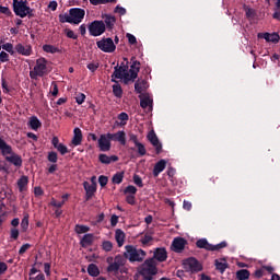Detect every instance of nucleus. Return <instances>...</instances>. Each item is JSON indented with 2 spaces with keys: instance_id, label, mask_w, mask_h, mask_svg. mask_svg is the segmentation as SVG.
Returning <instances> with one entry per match:
<instances>
[{
  "instance_id": "1a4fd4ad",
  "label": "nucleus",
  "mask_w": 280,
  "mask_h": 280,
  "mask_svg": "<svg viewBox=\"0 0 280 280\" xmlns=\"http://www.w3.org/2000/svg\"><path fill=\"white\" fill-rule=\"evenodd\" d=\"M96 46L98 47V49H101V51H104L105 54H113V51L117 49L115 42H113V38L110 37L103 38L96 42Z\"/></svg>"
},
{
  "instance_id": "39448f33",
  "label": "nucleus",
  "mask_w": 280,
  "mask_h": 280,
  "mask_svg": "<svg viewBox=\"0 0 280 280\" xmlns=\"http://www.w3.org/2000/svg\"><path fill=\"white\" fill-rule=\"evenodd\" d=\"M47 63V59L43 57L38 58L33 70L30 71L31 80H38V78H44V75H47V73H49Z\"/></svg>"
},
{
  "instance_id": "423d86ee",
  "label": "nucleus",
  "mask_w": 280,
  "mask_h": 280,
  "mask_svg": "<svg viewBox=\"0 0 280 280\" xmlns=\"http://www.w3.org/2000/svg\"><path fill=\"white\" fill-rule=\"evenodd\" d=\"M117 80H122L125 84L129 82H135L131 78L130 71H128V66L121 63L114 68V73L112 74V82H117Z\"/></svg>"
},
{
  "instance_id": "a18cd8bd",
  "label": "nucleus",
  "mask_w": 280,
  "mask_h": 280,
  "mask_svg": "<svg viewBox=\"0 0 280 280\" xmlns=\"http://www.w3.org/2000/svg\"><path fill=\"white\" fill-rule=\"evenodd\" d=\"M136 148L138 149V154H140L141 156H145V154L148 153V151L145 150V145H143V143L138 142L136 144Z\"/></svg>"
},
{
  "instance_id": "72a5a7b5",
  "label": "nucleus",
  "mask_w": 280,
  "mask_h": 280,
  "mask_svg": "<svg viewBox=\"0 0 280 280\" xmlns=\"http://www.w3.org/2000/svg\"><path fill=\"white\" fill-rule=\"evenodd\" d=\"M250 278V271L247 269H241L236 272L237 280H248Z\"/></svg>"
},
{
  "instance_id": "f704fd0d",
  "label": "nucleus",
  "mask_w": 280,
  "mask_h": 280,
  "mask_svg": "<svg viewBox=\"0 0 280 280\" xmlns=\"http://www.w3.org/2000/svg\"><path fill=\"white\" fill-rule=\"evenodd\" d=\"M36 272H38V269L34 267L30 270V280H45V275L38 273L37 276H35Z\"/></svg>"
},
{
  "instance_id": "9b49d317",
  "label": "nucleus",
  "mask_w": 280,
  "mask_h": 280,
  "mask_svg": "<svg viewBox=\"0 0 280 280\" xmlns=\"http://www.w3.org/2000/svg\"><path fill=\"white\" fill-rule=\"evenodd\" d=\"M70 19L73 25H80V22L84 20L86 12L81 8H72L69 10Z\"/></svg>"
},
{
  "instance_id": "ea45409f",
  "label": "nucleus",
  "mask_w": 280,
  "mask_h": 280,
  "mask_svg": "<svg viewBox=\"0 0 280 280\" xmlns=\"http://www.w3.org/2000/svg\"><path fill=\"white\" fill-rule=\"evenodd\" d=\"M74 231L79 235H82V233H89L91 231V229L86 225H75Z\"/></svg>"
},
{
  "instance_id": "f257e3e1",
  "label": "nucleus",
  "mask_w": 280,
  "mask_h": 280,
  "mask_svg": "<svg viewBox=\"0 0 280 280\" xmlns=\"http://www.w3.org/2000/svg\"><path fill=\"white\" fill-rule=\"evenodd\" d=\"M158 264L154 258H148L144 260L143 265L138 268L137 273L135 275V280H153L154 276L159 273L156 268Z\"/></svg>"
},
{
  "instance_id": "338daca9",
  "label": "nucleus",
  "mask_w": 280,
  "mask_h": 280,
  "mask_svg": "<svg viewBox=\"0 0 280 280\" xmlns=\"http://www.w3.org/2000/svg\"><path fill=\"white\" fill-rule=\"evenodd\" d=\"M150 242H152V236H150V235H144V236L141 238V243H142L143 245L150 244Z\"/></svg>"
},
{
  "instance_id": "2eb2a0df",
  "label": "nucleus",
  "mask_w": 280,
  "mask_h": 280,
  "mask_svg": "<svg viewBox=\"0 0 280 280\" xmlns=\"http://www.w3.org/2000/svg\"><path fill=\"white\" fill-rule=\"evenodd\" d=\"M152 259L160 262L167 261V250L164 247L156 248L153 252Z\"/></svg>"
},
{
  "instance_id": "864d4df0",
  "label": "nucleus",
  "mask_w": 280,
  "mask_h": 280,
  "mask_svg": "<svg viewBox=\"0 0 280 280\" xmlns=\"http://www.w3.org/2000/svg\"><path fill=\"white\" fill-rule=\"evenodd\" d=\"M0 62H10V55L5 51L0 52Z\"/></svg>"
},
{
  "instance_id": "a878e982",
  "label": "nucleus",
  "mask_w": 280,
  "mask_h": 280,
  "mask_svg": "<svg viewBox=\"0 0 280 280\" xmlns=\"http://www.w3.org/2000/svg\"><path fill=\"white\" fill-rule=\"evenodd\" d=\"M148 86H149L148 85V81H145V80H138L135 83V91H136V93L141 94L144 91H148Z\"/></svg>"
},
{
  "instance_id": "6e6552de",
  "label": "nucleus",
  "mask_w": 280,
  "mask_h": 280,
  "mask_svg": "<svg viewBox=\"0 0 280 280\" xmlns=\"http://www.w3.org/2000/svg\"><path fill=\"white\" fill-rule=\"evenodd\" d=\"M183 267L186 272H200L202 270V265L194 257L183 260Z\"/></svg>"
},
{
  "instance_id": "de8ad7c7",
  "label": "nucleus",
  "mask_w": 280,
  "mask_h": 280,
  "mask_svg": "<svg viewBox=\"0 0 280 280\" xmlns=\"http://www.w3.org/2000/svg\"><path fill=\"white\" fill-rule=\"evenodd\" d=\"M48 161L50 163H58V153L51 151L48 153Z\"/></svg>"
},
{
  "instance_id": "69168bd1",
  "label": "nucleus",
  "mask_w": 280,
  "mask_h": 280,
  "mask_svg": "<svg viewBox=\"0 0 280 280\" xmlns=\"http://www.w3.org/2000/svg\"><path fill=\"white\" fill-rule=\"evenodd\" d=\"M126 202H128V205H136L137 200L135 199V195L127 196Z\"/></svg>"
},
{
  "instance_id": "a19ab883",
  "label": "nucleus",
  "mask_w": 280,
  "mask_h": 280,
  "mask_svg": "<svg viewBox=\"0 0 280 280\" xmlns=\"http://www.w3.org/2000/svg\"><path fill=\"white\" fill-rule=\"evenodd\" d=\"M215 268L220 270L221 273H224V270L228 268L226 261L215 260Z\"/></svg>"
},
{
  "instance_id": "4c0bfd02",
  "label": "nucleus",
  "mask_w": 280,
  "mask_h": 280,
  "mask_svg": "<svg viewBox=\"0 0 280 280\" xmlns=\"http://www.w3.org/2000/svg\"><path fill=\"white\" fill-rule=\"evenodd\" d=\"M112 183L114 185H121L124 183V173H116L112 178Z\"/></svg>"
},
{
  "instance_id": "c756f323",
  "label": "nucleus",
  "mask_w": 280,
  "mask_h": 280,
  "mask_svg": "<svg viewBox=\"0 0 280 280\" xmlns=\"http://www.w3.org/2000/svg\"><path fill=\"white\" fill-rule=\"evenodd\" d=\"M28 126H30V128H32V130H38V128H40V126H43V124L40 122L38 117L32 116L30 118Z\"/></svg>"
},
{
  "instance_id": "b1692460",
  "label": "nucleus",
  "mask_w": 280,
  "mask_h": 280,
  "mask_svg": "<svg viewBox=\"0 0 280 280\" xmlns=\"http://www.w3.org/2000/svg\"><path fill=\"white\" fill-rule=\"evenodd\" d=\"M132 65L130 67L129 73L131 74V78L135 82V79L138 78L139 71L141 70V62L132 59Z\"/></svg>"
},
{
  "instance_id": "5fc2aeb1",
  "label": "nucleus",
  "mask_w": 280,
  "mask_h": 280,
  "mask_svg": "<svg viewBox=\"0 0 280 280\" xmlns=\"http://www.w3.org/2000/svg\"><path fill=\"white\" fill-rule=\"evenodd\" d=\"M44 272L47 277L51 276V264L49 262L44 264Z\"/></svg>"
},
{
  "instance_id": "5701e85b",
  "label": "nucleus",
  "mask_w": 280,
  "mask_h": 280,
  "mask_svg": "<svg viewBox=\"0 0 280 280\" xmlns=\"http://www.w3.org/2000/svg\"><path fill=\"white\" fill-rule=\"evenodd\" d=\"M167 167V161L160 160L158 163H155L153 167V176L156 178L161 172H163Z\"/></svg>"
},
{
  "instance_id": "e2e57ef3",
  "label": "nucleus",
  "mask_w": 280,
  "mask_h": 280,
  "mask_svg": "<svg viewBox=\"0 0 280 280\" xmlns=\"http://www.w3.org/2000/svg\"><path fill=\"white\" fill-rule=\"evenodd\" d=\"M0 14H5L7 16H10L12 14V11H10V8L0 5Z\"/></svg>"
},
{
  "instance_id": "393cba45",
  "label": "nucleus",
  "mask_w": 280,
  "mask_h": 280,
  "mask_svg": "<svg viewBox=\"0 0 280 280\" xmlns=\"http://www.w3.org/2000/svg\"><path fill=\"white\" fill-rule=\"evenodd\" d=\"M5 161H8V163H12V165H15V167H21V165H23V160L16 153H12L11 155L7 156Z\"/></svg>"
},
{
  "instance_id": "680f3d73",
  "label": "nucleus",
  "mask_w": 280,
  "mask_h": 280,
  "mask_svg": "<svg viewBox=\"0 0 280 280\" xmlns=\"http://www.w3.org/2000/svg\"><path fill=\"white\" fill-rule=\"evenodd\" d=\"M118 119L120 121H125V122H122V126H126V121H128L129 117L126 113L122 112L118 115Z\"/></svg>"
},
{
  "instance_id": "20e7f679",
  "label": "nucleus",
  "mask_w": 280,
  "mask_h": 280,
  "mask_svg": "<svg viewBox=\"0 0 280 280\" xmlns=\"http://www.w3.org/2000/svg\"><path fill=\"white\" fill-rule=\"evenodd\" d=\"M13 12L20 19H32L34 16V10L27 5V0H13Z\"/></svg>"
},
{
  "instance_id": "4468645a",
  "label": "nucleus",
  "mask_w": 280,
  "mask_h": 280,
  "mask_svg": "<svg viewBox=\"0 0 280 280\" xmlns=\"http://www.w3.org/2000/svg\"><path fill=\"white\" fill-rule=\"evenodd\" d=\"M147 137L150 143L155 148L156 154H161V150H163V145H161V142L159 141V137H156V133L154 132V130L150 131Z\"/></svg>"
},
{
  "instance_id": "bf43d9fd",
  "label": "nucleus",
  "mask_w": 280,
  "mask_h": 280,
  "mask_svg": "<svg viewBox=\"0 0 280 280\" xmlns=\"http://www.w3.org/2000/svg\"><path fill=\"white\" fill-rule=\"evenodd\" d=\"M98 183L101 185V187H104L105 185H108V177L101 175L98 177Z\"/></svg>"
},
{
  "instance_id": "cd10ccee",
  "label": "nucleus",
  "mask_w": 280,
  "mask_h": 280,
  "mask_svg": "<svg viewBox=\"0 0 280 280\" xmlns=\"http://www.w3.org/2000/svg\"><path fill=\"white\" fill-rule=\"evenodd\" d=\"M0 150L3 154V156H5L7 154H12V147H10L5 140H3V138H0Z\"/></svg>"
},
{
  "instance_id": "bb28decb",
  "label": "nucleus",
  "mask_w": 280,
  "mask_h": 280,
  "mask_svg": "<svg viewBox=\"0 0 280 280\" xmlns=\"http://www.w3.org/2000/svg\"><path fill=\"white\" fill-rule=\"evenodd\" d=\"M115 240L117 242L118 247L121 248V246H124V243L126 242V233H124V231L119 229L116 230Z\"/></svg>"
},
{
  "instance_id": "7ed1b4c3",
  "label": "nucleus",
  "mask_w": 280,
  "mask_h": 280,
  "mask_svg": "<svg viewBox=\"0 0 280 280\" xmlns=\"http://www.w3.org/2000/svg\"><path fill=\"white\" fill-rule=\"evenodd\" d=\"M107 272H114V275H117V272H120L124 275H128V268L124 267L126 266V257L121 255H117L115 258L107 257Z\"/></svg>"
},
{
  "instance_id": "2f4dec72",
  "label": "nucleus",
  "mask_w": 280,
  "mask_h": 280,
  "mask_svg": "<svg viewBox=\"0 0 280 280\" xmlns=\"http://www.w3.org/2000/svg\"><path fill=\"white\" fill-rule=\"evenodd\" d=\"M93 234H85L81 240V246H83V248H86V246H91V244H93Z\"/></svg>"
},
{
  "instance_id": "09e8293b",
  "label": "nucleus",
  "mask_w": 280,
  "mask_h": 280,
  "mask_svg": "<svg viewBox=\"0 0 280 280\" xmlns=\"http://www.w3.org/2000/svg\"><path fill=\"white\" fill-rule=\"evenodd\" d=\"M273 19H277V21H280V0H277V2H276V10L273 13Z\"/></svg>"
},
{
  "instance_id": "0eeeda50",
  "label": "nucleus",
  "mask_w": 280,
  "mask_h": 280,
  "mask_svg": "<svg viewBox=\"0 0 280 280\" xmlns=\"http://www.w3.org/2000/svg\"><path fill=\"white\" fill-rule=\"evenodd\" d=\"M197 248H203L205 250H211V252H218L222 250V248H226L229 246V243L226 241H223L217 245L210 244L207 238H201L196 242Z\"/></svg>"
},
{
  "instance_id": "4be33fe9",
  "label": "nucleus",
  "mask_w": 280,
  "mask_h": 280,
  "mask_svg": "<svg viewBox=\"0 0 280 280\" xmlns=\"http://www.w3.org/2000/svg\"><path fill=\"white\" fill-rule=\"evenodd\" d=\"M30 184V177L23 175L18 179V188L21 194L27 191V185Z\"/></svg>"
},
{
  "instance_id": "473e14b6",
  "label": "nucleus",
  "mask_w": 280,
  "mask_h": 280,
  "mask_svg": "<svg viewBox=\"0 0 280 280\" xmlns=\"http://www.w3.org/2000/svg\"><path fill=\"white\" fill-rule=\"evenodd\" d=\"M88 273L90 277H100V268L95 264H90L88 266Z\"/></svg>"
},
{
  "instance_id": "9d476101",
  "label": "nucleus",
  "mask_w": 280,
  "mask_h": 280,
  "mask_svg": "<svg viewBox=\"0 0 280 280\" xmlns=\"http://www.w3.org/2000/svg\"><path fill=\"white\" fill-rule=\"evenodd\" d=\"M106 32V24L104 21H93L89 25V33L91 36H102Z\"/></svg>"
},
{
  "instance_id": "e433bc0d",
  "label": "nucleus",
  "mask_w": 280,
  "mask_h": 280,
  "mask_svg": "<svg viewBox=\"0 0 280 280\" xmlns=\"http://www.w3.org/2000/svg\"><path fill=\"white\" fill-rule=\"evenodd\" d=\"M113 93L115 97H121V95H124V90H121V85L117 81L113 85Z\"/></svg>"
},
{
  "instance_id": "13d9d810",
  "label": "nucleus",
  "mask_w": 280,
  "mask_h": 280,
  "mask_svg": "<svg viewBox=\"0 0 280 280\" xmlns=\"http://www.w3.org/2000/svg\"><path fill=\"white\" fill-rule=\"evenodd\" d=\"M126 36L128 38L129 45H137V37H135V35L127 33Z\"/></svg>"
},
{
  "instance_id": "412c9836",
  "label": "nucleus",
  "mask_w": 280,
  "mask_h": 280,
  "mask_svg": "<svg viewBox=\"0 0 280 280\" xmlns=\"http://www.w3.org/2000/svg\"><path fill=\"white\" fill-rule=\"evenodd\" d=\"M71 143L74 147L82 145V129L78 127L73 129V138Z\"/></svg>"
},
{
  "instance_id": "aec40b11",
  "label": "nucleus",
  "mask_w": 280,
  "mask_h": 280,
  "mask_svg": "<svg viewBox=\"0 0 280 280\" xmlns=\"http://www.w3.org/2000/svg\"><path fill=\"white\" fill-rule=\"evenodd\" d=\"M112 141H118L120 145L126 144V131H117L116 133H109Z\"/></svg>"
},
{
  "instance_id": "79ce46f5",
  "label": "nucleus",
  "mask_w": 280,
  "mask_h": 280,
  "mask_svg": "<svg viewBox=\"0 0 280 280\" xmlns=\"http://www.w3.org/2000/svg\"><path fill=\"white\" fill-rule=\"evenodd\" d=\"M102 248H103V250H105V253H110V250H113V242L104 241L102 243Z\"/></svg>"
},
{
  "instance_id": "7c9ffc66",
  "label": "nucleus",
  "mask_w": 280,
  "mask_h": 280,
  "mask_svg": "<svg viewBox=\"0 0 280 280\" xmlns=\"http://www.w3.org/2000/svg\"><path fill=\"white\" fill-rule=\"evenodd\" d=\"M141 108H148V110H152V98L150 96H144L140 100Z\"/></svg>"
},
{
  "instance_id": "37998d69",
  "label": "nucleus",
  "mask_w": 280,
  "mask_h": 280,
  "mask_svg": "<svg viewBox=\"0 0 280 280\" xmlns=\"http://www.w3.org/2000/svg\"><path fill=\"white\" fill-rule=\"evenodd\" d=\"M2 49H4V51H8V54H11V56H14V45H12L11 43L3 44Z\"/></svg>"
},
{
  "instance_id": "ddd939ff",
  "label": "nucleus",
  "mask_w": 280,
  "mask_h": 280,
  "mask_svg": "<svg viewBox=\"0 0 280 280\" xmlns=\"http://www.w3.org/2000/svg\"><path fill=\"white\" fill-rule=\"evenodd\" d=\"M185 246H187V240L183 237H175L172 242V250L174 253H183Z\"/></svg>"
},
{
  "instance_id": "0e129e2a",
  "label": "nucleus",
  "mask_w": 280,
  "mask_h": 280,
  "mask_svg": "<svg viewBox=\"0 0 280 280\" xmlns=\"http://www.w3.org/2000/svg\"><path fill=\"white\" fill-rule=\"evenodd\" d=\"M11 238L19 240V230L16 228L11 229Z\"/></svg>"
},
{
  "instance_id": "6ab92c4d",
  "label": "nucleus",
  "mask_w": 280,
  "mask_h": 280,
  "mask_svg": "<svg viewBox=\"0 0 280 280\" xmlns=\"http://www.w3.org/2000/svg\"><path fill=\"white\" fill-rule=\"evenodd\" d=\"M98 161L104 165H110V163H117V161H119V158L117 155L108 156L102 153L98 155Z\"/></svg>"
},
{
  "instance_id": "a211bd4d",
  "label": "nucleus",
  "mask_w": 280,
  "mask_h": 280,
  "mask_svg": "<svg viewBox=\"0 0 280 280\" xmlns=\"http://www.w3.org/2000/svg\"><path fill=\"white\" fill-rule=\"evenodd\" d=\"M15 51L20 54V56H32V46L18 44L15 45Z\"/></svg>"
},
{
  "instance_id": "f8f14e48",
  "label": "nucleus",
  "mask_w": 280,
  "mask_h": 280,
  "mask_svg": "<svg viewBox=\"0 0 280 280\" xmlns=\"http://www.w3.org/2000/svg\"><path fill=\"white\" fill-rule=\"evenodd\" d=\"M110 141H113L110 133H103L100 136L97 143L101 152H110Z\"/></svg>"
},
{
  "instance_id": "c9c22d12",
  "label": "nucleus",
  "mask_w": 280,
  "mask_h": 280,
  "mask_svg": "<svg viewBox=\"0 0 280 280\" xmlns=\"http://www.w3.org/2000/svg\"><path fill=\"white\" fill-rule=\"evenodd\" d=\"M43 51L46 54H60V49L58 47L49 44L43 46Z\"/></svg>"
},
{
  "instance_id": "c85d7f7f",
  "label": "nucleus",
  "mask_w": 280,
  "mask_h": 280,
  "mask_svg": "<svg viewBox=\"0 0 280 280\" xmlns=\"http://www.w3.org/2000/svg\"><path fill=\"white\" fill-rule=\"evenodd\" d=\"M103 19H104L107 30H113L117 19H115L114 15H108V14L104 15Z\"/></svg>"
},
{
  "instance_id": "8fccbe9b",
  "label": "nucleus",
  "mask_w": 280,
  "mask_h": 280,
  "mask_svg": "<svg viewBox=\"0 0 280 280\" xmlns=\"http://www.w3.org/2000/svg\"><path fill=\"white\" fill-rule=\"evenodd\" d=\"M56 150H58V152H60V154L65 155L69 153V149L67 148V145L60 143Z\"/></svg>"
},
{
  "instance_id": "f03ea898",
  "label": "nucleus",
  "mask_w": 280,
  "mask_h": 280,
  "mask_svg": "<svg viewBox=\"0 0 280 280\" xmlns=\"http://www.w3.org/2000/svg\"><path fill=\"white\" fill-rule=\"evenodd\" d=\"M147 255L148 254L145 253V250L141 248H137L135 247V245L125 246L124 257L125 259H128L130 264H135V262L141 264V261L145 259Z\"/></svg>"
},
{
  "instance_id": "f3484780",
  "label": "nucleus",
  "mask_w": 280,
  "mask_h": 280,
  "mask_svg": "<svg viewBox=\"0 0 280 280\" xmlns=\"http://www.w3.org/2000/svg\"><path fill=\"white\" fill-rule=\"evenodd\" d=\"M258 38H265L267 43H279L280 36L277 33H259Z\"/></svg>"
},
{
  "instance_id": "dca6fc26",
  "label": "nucleus",
  "mask_w": 280,
  "mask_h": 280,
  "mask_svg": "<svg viewBox=\"0 0 280 280\" xmlns=\"http://www.w3.org/2000/svg\"><path fill=\"white\" fill-rule=\"evenodd\" d=\"M83 187L85 189L86 200H91V198H93V195L95 194V191H97V186H95V184H90L89 182H84Z\"/></svg>"
},
{
  "instance_id": "603ef678",
  "label": "nucleus",
  "mask_w": 280,
  "mask_h": 280,
  "mask_svg": "<svg viewBox=\"0 0 280 280\" xmlns=\"http://www.w3.org/2000/svg\"><path fill=\"white\" fill-rule=\"evenodd\" d=\"M84 100H86V95L84 93H78L75 96L77 104H84Z\"/></svg>"
},
{
  "instance_id": "774afa93",
  "label": "nucleus",
  "mask_w": 280,
  "mask_h": 280,
  "mask_svg": "<svg viewBox=\"0 0 280 280\" xmlns=\"http://www.w3.org/2000/svg\"><path fill=\"white\" fill-rule=\"evenodd\" d=\"M246 16H247V19H255V10L247 9L246 10Z\"/></svg>"
},
{
  "instance_id": "6e6d98bb",
  "label": "nucleus",
  "mask_w": 280,
  "mask_h": 280,
  "mask_svg": "<svg viewBox=\"0 0 280 280\" xmlns=\"http://www.w3.org/2000/svg\"><path fill=\"white\" fill-rule=\"evenodd\" d=\"M133 183L138 187H143V179L139 175H133Z\"/></svg>"
},
{
  "instance_id": "49530a36",
  "label": "nucleus",
  "mask_w": 280,
  "mask_h": 280,
  "mask_svg": "<svg viewBox=\"0 0 280 280\" xmlns=\"http://www.w3.org/2000/svg\"><path fill=\"white\" fill-rule=\"evenodd\" d=\"M124 194H130V196H135L137 194V187L129 185L125 188Z\"/></svg>"
},
{
  "instance_id": "4d7b16f0",
  "label": "nucleus",
  "mask_w": 280,
  "mask_h": 280,
  "mask_svg": "<svg viewBox=\"0 0 280 280\" xmlns=\"http://www.w3.org/2000/svg\"><path fill=\"white\" fill-rule=\"evenodd\" d=\"M30 248H32V245H30L28 243L24 244L21 246L19 254L23 255L25 253H27V250H30Z\"/></svg>"
},
{
  "instance_id": "3c124183",
  "label": "nucleus",
  "mask_w": 280,
  "mask_h": 280,
  "mask_svg": "<svg viewBox=\"0 0 280 280\" xmlns=\"http://www.w3.org/2000/svg\"><path fill=\"white\" fill-rule=\"evenodd\" d=\"M50 206L56 207L57 209H60L65 206V200L63 201H57L56 199L50 200Z\"/></svg>"
},
{
  "instance_id": "052dcab7",
  "label": "nucleus",
  "mask_w": 280,
  "mask_h": 280,
  "mask_svg": "<svg viewBox=\"0 0 280 280\" xmlns=\"http://www.w3.org/2000/svg\"><path fill=\"white\" fill-rule=\"evenodd\" d=\"M66 36L68 38H72L73 40H77V38H78V35L72 30H67L66 31Z\"/></svg>"
},
{
  "instance_id": "c03bdc74",
  "label": "nucleus",
  "mask_w": 280,
  "mask_h": 280,
  "mask_svg": "<svg viewBox=\"0 0 280 280\" xmlns=\"http://www.w3.org/2000/svg\"><path fill=\"white\" fill-rule=\"evenodd\" d=\"M59 21H60V23H73L72 20H71V13L60 14L59 15Z\"/></svg>"
},
{
  "instance_id": "58836bf2",
  "label": "nucleus",
  "mask_w": 280,
  "mask_h": 280,
  "mask_svg": "<svg viewBox=\"0 0 280 280\" xmlns=\"http://www.w3.org/2000/svg\"><path fill=\"white\" fill-rule=\"evenodd\" d=\"M21 229L22 231H27L30 229V215L25 214L24 218L21 221Z\"/></svg>"
}]
</instances>
